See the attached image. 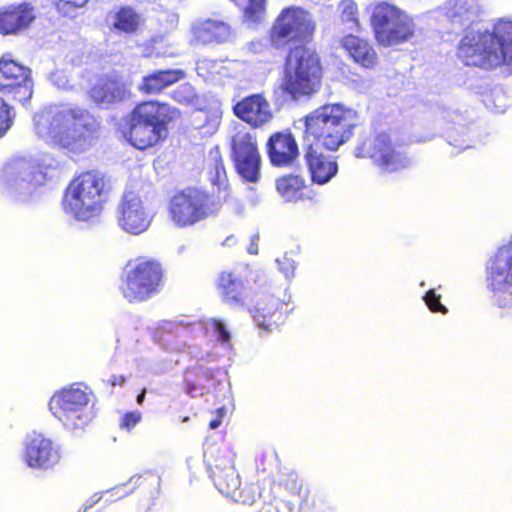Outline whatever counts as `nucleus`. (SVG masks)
<instances>
[{
	"label": "nucleus",
	"instance_id": "58836bf2",
	"mask_svg": "<svg viewBox=\"0 0 512 512\" xmlns=\"http://www.w3.org/2000/svg\"><path fill=\"white\" fill-rule=\"evenodd\" d=\"M137 367L140 372L151 373H161L166 369V367L163 364H159L155 358L144 357L137 360Z\"/></svg>",
	"mask_w": 512,
	"mask_h": 512
},
{
	"label": "nucleus",
	"instance_id": "603ef678",
	"mask_svg": "<svg viewBox=\"0 0 512 512\" xmlns=\"http://www.w3.org/2000/svg\"><path fill=\"white\" fill-rule=\"evenodd\" d=\"M248 252L250 254H257V252H258L257 244L251 243V245L248 247Z\"/></svg>",
	"mask_w": 512,
	"mask_h": 512
},
{
	"label": "nucleus",
	"instance_id": "864d4df0",
	"mask_svg": "<svg viewBox=\"0 0 512 512\" xmlns=\"http://www.w3.org/2000/svg\"><path fill=\"white\" fill-rule=\"evenodd\" d=\"M144 399H145V392H142V393H140V394L137 396V402H138L139 404H142V402L144 401Z\"/></svg>",
	"mask_w": 512,
	"mask_h": 512
},
{
	"label": "nucleus",
	"instance_id": "72a5a7b5",
	"mask_svg": "<svg viewBox=\"0 0 512 512\" xmlns=\"http://www.w3.org/2000/svg\"><path fill=\"white\" fill-rule=\"evenodd\" d=\"M483 103L488 109L496 113H504L509 105L508 97L500 87H495L489 93H486L483 97Z\"/></svg>",
	"mask_w": 512,
	"mask_h": 512
},
{
	"label": "nucleus",
	"instance_id": "2f4dec72",
	"mask_svg": "<svg viewBox=\"0 0 512 512\" xmlns=\"http://www.w3.org/2000/svg\"><path fill=\"white\" fill-rule=\"evenodd\" d=\"M140 23V16L131 8H122L115 15L113 26L115 29L132 33L136 31Z\"/></svg>",
	"mask_w": 512,
	"mask_h": 512
},
{
	"label": "nucleus",
	"instance_id": "c03bdc74",
	"mask_svg": "<svg viewBox=\"0 0 512 512\" xmlns=\"http://www.w3.org/2000/svg\"><path fill=\"white\" fill-rule=\"evenodd\" d=\"M141 414L139 412H130L124 415L122 419V427L131 429L140 421Z\"/></svg>",
	"mask_w": 512,
	"mask_h": 512
},
{
	"label": "nucleus",
	"instance_id": "37998d69",
	"mask_svg": "<svg viewBox=\"0 0 512 512\" xmlns=\"http://www.w3.org/2000/svg\"><path fill=\"white\" fill-rule=\"evenodd\" d=\"M285 487L292 494H300L302 490V481L298 478V475L294 472H291L287 475V478L284 483Z\"/></svg>",
	"mask_w": 512,
	"mask_h": 512
},
{
	"label": "nucleus",
	"instance_id": "20e7f679",
	"mask_svg": "<svg viewBox=\"0 0 512 512\" xmlns=\"http://www.w3.org/2000/svg\"><path fill=\"white\" fill-rule=\"evenodd\" d=\"M208 333H213L222 345L230 346V332L218 319L201 321L184 316L175 320L162 321L156 328L153 338L155 343L164 350L182 352L187 347L192 357L208 362L212 356L210 352L197 351L195 347L188 345V340L200 339Z\"/></svg>",
	"mask_w": 512,
	"mask_h": 512
},
{
	"label": "nucleus",
	"instance_id": "9b49d317",
	"mask_svg": "<svg viewBox=\"0 0 512 512\" xmlns=\"http://www.w3.org/2000/svg\"><path fill=\"white\" fill-rule=\"evenodd\" d=\"M215 210L209 194L197 188L176 193L169 203V217L178 228L191 227L208 218Z\"/></svg>",
	"mask_w": 512,
	"mask_h": 512
},
{
	"label": "nucleus",
	"instance_id": "bb28decb",
	"mask_svg": "<svg viewBox=\"0 0 512 512\" xmlns=\"http://www.w3.org/2000/svg\"><path fill=\"white\" fill-rule=\"evenodd\" d=\"M217 290L226 304L232 307L245 306L248 290L239 274L222 272L218 277Z\"/></svg>",
	"mask_w": 512,
	"mask_h": 512
},
{
	"label": "nucleus",
	"instance_id": "4c0bfd02",
	"mask_svg": "<svg viewBox=\"0 0 512 512\" xmlns=\"http://www.w3.org/2000/svg\"><path fill=\"white\" fill-rule=\"evenodd\" d=\"M423 299L432 312H440L442 314L448 312V309L441 303V296L436 294L434 289L427 291Z\"/></svg>",
	"mask_w": 512,
	"mask_h": 512
},
{
	"label": "nucleus",
	"instance_id": "7c9ffc66",
	"mask_svg": "<svg viewBox=\"0 0 512 512\" xmlns=\"http://www.w3.org/2000/svg\"><path fill=\"white\" fill-rule=\"evenodd\" d=\"M209 165L212 167L209 171L210 181L220 190H225L227 188V175L218 149L210 151Z\"/></svg>",
	"mask_w": 512,
	"mask_h": 512
},
{
	"label": "nucleus",
	"instance_id": "de8ad7c7",
	"mask_svg": "<svg viewBox=\"0 0 512 512\" xmlns=\"http://www.w3.org/2000/svg\"><path fill=\"white\" fill-rule=\"evenodd\" d=\"M110 382L112 386L122 385L125 382V378L121 375H113L110 379Z\"/></svg>",
	"mask_w": 512,
	"mask_h": 512
},
{
	"label": "nucleus",
	"instance_id": "3c124183",
	"mask_svg": "<svg viewBox=\"0 0 512 512\" xmlns=\"http://www.w3.org/2000/svg\"><path fill=\"white\" fill-rule=\"evenodd\" d=\"M220 424H221V420L220 419H214V420H212L210 422L209 427L211 429H216V428H218L220 426Z\"/></svg>",
	"mask_w": 512,
	"mask_h": 512
},
{
	"label": "nucleus",
	"instance_id": "a211bd4d",
	"mask_svg": "<svg viewBox=\"0 0 512 512\" xmlns=\"http://www.w3.org/2000/svg\"><path fill=\"white\" fill-rule=\"evenodd\" d=\"M232 158L237 173L246 181L256 182L260 176L261 158L255 137L239 131L232 139Z\"/></svg>",
	"mask_w": 512,
	"mask_h": 512
},
{
	"label": "nucleus",
	"instance_id": "5701e85b",
	"mask_svg": "<svg viewBox=\"0 0 512 512\" xmlns=\"http://www.w3.org/2000/svg\"><path fill=\"white\" fill-rule=\"evenodd\" d=\"M267 152L273 166L285 167L298 156V145L290 133L273 134L267 143Z\"/></svg>",
	"mask_w": 512,
	"mask_h": 512
},
{
	"label": "nucleus",
	"instance_id": "a18cd8bd",
	"mask_svg": "<svg viewBox=\"0 0 512 512\" xmlns=\"http://www.w3.org/2000/svg\"><path fill=\"white\" fill-rule=\"evenodd\" d=\"M186 381H187V392L192 397H195L198 394V386H200L201 390L204 388V385L200 381L198 382V384L191 383V381L189 379V374L186 377Z\"/></svg>",
	"mask_w": 512,
	"mask_h": 512
},
{
	"label": "nucleus",
	"instance_id": "ea45409f",
	"mask_svg": "<svg viewBox=\"0 0 512 512\" xmlns=\"http://www.w3.org/2000/svg\"><path fill=\"white\" fill-rule=\"evenodd\" d=\"M139 480H140V476L135 475L130 478L128 483L114 487L110 491V493L112 496H116L117 499L123 498V497L129 495L138 486Z\"/></svg>",
	"mask_w": 512,
	"mask_h": 512
},
{
	"label": "nucleus",
	"instance_id": "a19ab883",
	"mask_svg": "<svg viewBox=\"0 0 512 512\" xmlns=\"http://www.w3.org/2000/svg\"><path fill=\"white\" fill-rule=\"evenodd\" d=\"M276 263L278 264L279 271L285 278L292 279L294 277L296 263L292 258L284 255L282 258L276 259Z\"/></svg>",
	"mask_w": 512,
	"mask_h": 512
},
{
	"label": "nucleus",
	"instance_id": "4468645a",
	"mask_svg": "<svg viewBox=\"0 0 512 512\" xmlns=\"http://www.w3.org/2000/svg\"><path fill=\"white\" fill-rule=\"evenodd\" d=\"M357 158H369L382 173H394L412 164L405 152L395 146L387 134H377L355 148Z\"/></svg>",
	"mask_w": 512,
	"mask_h": 512
},
{
	"label": "nucleus",
	"instance_id": "2eb2a0df",
	"mask_svg": "<svg viewBox=\"0 0 512 512\" xmlns=\"http://www.w3.org/2000/svg\"><path fill=\"white\" fill-rule=\"evenodd\" d=\"M315 31V22L310 12L299 6H288L281 10L271 29V41L277 47L289 42L308 40Z\"/></svg>",
	"mask_w": 512,
	"mask_h": 512
},
{
	"label": "nucleus",
	"instance_id": "aec40b11",
	"mask_svg": "<svg viewBox=\"0 0 512 512\" xmlns=\"http://www.w3.org/2000/svg\"><path fill=\"white\" fill-rule=\"evenodd\" d=\"M130 96V84L115 73L99 78L90 90L91 99L103 107L126 101Z\"/></svg>",
	"mask_w": 512,
	"mask_h": 512
},
{
	"label": "nucleus",
	"instance_id": "f8f14e48",
	"mask_svg": "<svg viewBox=\"0 0 512 512\" xmlns=\"http://www.w3.org/2000/svg\"><path fill=\"white\" fill-rule=\"evenodd\" d=\"M162 277V268L155 261L128 265L120 286L121 293L130 303L145 301L159 292Z\"/></svg>",
	"mask_w": 512,
	"mask_h": 512
},
{
	"label": "nucleus",
	"instance_id": "b1692460",
	"mask_svg": "<svg viewBox=\"0 0 512 512\" xmlns=\"http://www.w3.org/2000/svg\"><path fill=\"white\" fill-rule=\"evenodd\" d=\"M35 11L28 3L0 9V33L14 34L27 28L35 20Z\"/></svg>",
	"mask_w": 512,
	"mask_h": 512
},
{
	"label": "nucleus",
	"instance_id": "a878e982",
	"mask_svg": "<svg viewBox=\"0 0 512 512\" xmlns=\"http://www.w3.org/2000/svg\"><path fill=\"white\" fill-rule=\"evenodd\" d=\"M282 303L278 298L270 294L258 295L250 313L256 324L264 330L278 325L283 321V313L280 310Z\"/></svg>",
	"mask_w": 512,
	"mask_h": 512
},
{
	"label": "nucleus",
	"instance_id": "f257e3e1",
	"mask_svg": "<svg viewBox=\"0 0 512 512\" xmlns=\"http://www.w3.org/2000/svg\"><path fill=\"white\" fill-rule=\"evenodd\" d=\"M440 11L453 28L465 29L457 47V57L465 65L504 66L512 73V20L500 19L492 30L472 28L484 13L481 0H446Z\"/></svg>",
	"mask_w": 512,
	"mask_h": 512
},
{
	"label": "nucleus",
	"instance_id": "7ed1b4c3",
	"mask_svg": "<svg viewBox=\"0 0 512 512\" xmlns=\"http://www.w3.org/2000/svg\"><path fill=\"white\" fill-rule=\"evenodd\" d=\"M39 137L73 154L88 151L97 141L99 124L80 107H49L34 116Z\"/></svg>",
	"mask_w": 512,
	"mask_h": 512
},
{
	"label": "nucleus",
	"instance_id": "c9c22d12",
	"mask_svg": "<svg viewBox=\"0 0 512 512\" xmlns=\"http://www.w3.org/2000/svg\"><path fill=\"white\" fill-rule=\"evenodd\" d=\"M195 97H196L195 90H194L193 86L188 83L178 86L172 92V98L176 102H178L182 105L192 104Z\"/></svg>",
	"mask_w": 512,
	"mask_h": 512
},
{
	"label": "nucleus",
	"instance_id": "09e8293b",
	"mask_svg": "<svg viewBox=\"0 0 512 512\" xmlns=\"http://www.w3.org/2000/svg\"><path fill=\"white\" fill-rule=\"evenodd\" d=\"M449 138L451 139L450 144L454 145L455 147H459L460 149H466V148L470 147L469 144H464V142L463 143H458V140L457 139H453V136L451 134H449Z\"/></svg>",
	"mask_w": 512,
	"mask_h": 512
},
{
	"label": "nucleus",
	"instance_id": "412c9836",
	"mask_svg": "<svg viewBox=\"0 0 512 512\" xmlns=\"http://www.w3.org/2000/svg\"><path fill=\"white\" fill-rule=\"evenodd\" d=\"M206 463L210 471V477L219 492L234 498L240 488L241 482L229 452H221L214 463H211L210 460L206 458Z\"/></svg>",
	"mask_w": 512,
	"mask_h": 512
},
{
	"label": "nucleus",
	"instance_id": "5fc2aeb1",
	"mask_svg": "<svg viewBox=\"0 0 512 512\" xmlns=\"http://www.w3.org/2000/svg\"><path fill=\"white\" fill-rule=\"evenodd\" d=\"M57 85H58L59 87H61V88H65V83H58V82H57Z\"/></svg>",
	"mask_w": 512,
	"mask_h": 512
},
{
	"label": "nucleus",
	"instance_id": "473e14b6",
	"mask_svg": "<svg viewBox=\"0 0 512 512\" xmlns=\"http://www.w3.org/2000/svg\"><path fill=\"white\" fill-rule=\"evenodd\" d=\"M243 8L244 18L250 22H258L265 13L266 0H231Z\"/></svg>",
	"mask_w": 512,
	"mask_h": 512
},
{
	"label": "nucleus",
	"instance_id": "49530a36",
	"mask_svg": "<svg viewBox=\"0 0 512 512\" xmlns=\"http://www.w3.org/2000/svg\"><path fill=\"white\" fill-rule=\"evenodd\" d=\"M102 499V493L94 494L85 504L83 512H87L88 509L93 507Z\"/></svg>",
	"mask_w": 512,
	"mask_h": 512
},
{
	"label": "nucleus",
	"instance_id": "0eeeda50",
	"mask_svg": "<svg viewBox=\"0 0 512 512\" xmlns=\"http://www.w3.org/2000/svg\"><path fill=\"white\" fill-rule=\"evenodd\" d=\"M370 9V22L379 45L395 47L415 37V18L407 11L387 1L375 2Z\"/></svg>",
	"mask_w": 512,
	"mask_h": 512
},
{
	"label": "nucleus",
	"instance_id": "e433bc0d",
	"mask_svg": "<svg viewBox=\"0 0 512 512\" xmlns=\"http://www.w3.org/2000/svg\"><path fill=\"white\" fill-rule=\"evenodd\" d=\"M12 108L0 99V137L4 136L13 124Z\"/></svg>",
	"mask_w": 512,
	"mask_h": 512
},
{
	"label": "nucleus",
	"instance_id": "39448f33",
	"mask_svg": "<svg viewBox=\"0 0 512 512\" xmlns=\"http://www.w3.org/2000/svg\"><path fill=\"white\" fill-rule=\"evenodd\" d=\"M176 115L168 104L147 101L137 105L130 113L122 134L139 150L152 147L167 134V123Z\"/></svg>",
	"mask_w": 512,
	"mask_h": 512
},
{
	"label": "nucleus",
	"instance_id": "8fccbe9b",
	"mask_svg": "<svg viewBox=\"0 0 512 512\" xmlns=\"http://www.w3.org/2000/svg\"><path fill=\"white\" fill-rule=\"evenodd\" d=\"M200 369L202 370L203 379L205 381H209L212 378V372L209 369H204V370L202 368H200Z\"/></svg>",
	"mask_w": 512,
	"mask_h": 512
},
{
	"label": "nucleus",
	"instance_id": "4be33fe9",
	"mask_svg": "<svg viewBox=\"0 0 512 512\" xmlns=\"http://www.w3.org/2000/svg\"><path fill=\"white\" fill-rule=\"evenodd\" d=\"M233 112L252 127H261L272 119L270 104L260 94L245 97L234 105Z\"/></svg>",
	"mask_w": 512,
	"mask_h": 512
},
{
	"label": "nucleus",
	"instance_id": "9d476101",
	"mask_svg": "<svg viewBox=\"0 0 512 512\" xmlns=\"http://www.w3.org/2000/svg\"><path fill=\"white\" fill-rule=\"evenodd\" d=\"M45 181L46 175L42 170L25 158H15L7 162L0 176L3 192L19 201L28 200Z\"/></svg>",
	"mask_w": 512,
	"mask_h": 512
},
{
	"label": "nucleus",
	"instance_id": "f704fd0d",
	"mask_svg": "<svg viewBox=\"0 0 512 512\" xmlns=\"http://www.w3.org/2000/svg\"><path fill=\"white\" fill-rule=\"evenodd\" d=\"M341 19L350 30L358 27L357 6L353 0H343L340 3Z\"/></svg>",
	"mask_w": 512,
	"mask_h": 512
},
{
	"label": "nucleus",
	"instance_id": "6ab92c4d",
	"mask_svg": "<svg viewBox=\"0 0 512 512\" xmlns=\"http://www.w3.org/2000/svg\"><path fill=\"white\" fill-rule=\"evenodd\" d=\"M23 458L31 468L49 469L60 461L61 456L50 439L33 434L26 438Z\"/></svg>",
	"mask_w": 512,
	"mask_h": 512
},
{
	"label": "nucleus",
	"instance_id": "6e6552de",
	"mask_svg": "<svg viewBox=\"0 0 512 512\" xmlns=\"http://www.w3.org/2000/svg\"><path fill=\"white\" fill-rule=\"evenodd\" d=\"M322 70L317 54L308 48L298 46L292 49L286 59L281 79V89L293 99L315 93L321 82Z\"/></svg>",
	"mask_w": 512,
	"mask_h": 512
},
{
	"label": "nucleus",
	"instance_id": "79ce46f5",
	"mask_svg": "<svg viewBox=\"0 0 512 512\" xmlns=\"http://www.w3.org/2000/svg\"><path fill=\"white\" fill-rule=\"evenodd\" d=\"M88 0H59L58 10L64 15L72 16L73 10L83 7Z\"/></svg>",
	"mask_w": 512,
	"mask_h": 512
},
{
	"label": "nucleus",
	"instance_id": "423d86ee",
	"mask_svg": "<svg viewBox=\"0 0 512 512\" xmlns=\"http://www.w3.org/2000/svg\"><path fill=\"white\" fill-rule=\"evenodd\" d=\"M107 200L105 181L97 172L76 177L66 189L63 208L77 221L88 222L100 216Z\"/></svg>",
	"mask_w": 512,
	"mask_h": 512
},
{
	"label": "nucleus",
	"instance_id": "f3484780",
	"mask_svg": "<svg viewBox=\"0 0 512 512\" xmlns=\"http://www.w3.org/2000/svg\"><path fill=\"white\" fill-rule=\"evenodd\" d=\"M0 90L22 104L33 94L31 70L5 56L0 59Z\"/></svg>",
	"mask_w": 512,
	"mask_h": 512
},
{
	"label": "nucleus",
	"instance_id": "393cba45",
	"mask_svg": "<svg viewBox=\"0 0 512 512\" xmlns=\"http://www.w3.org/2000/svg\"><path fill=\"white\" fill-rule=\"evenodd\" d=\"M191 42L195 44L223 43L231 38L230 26L215 19L199 20L192 24Z\"/></svg>",
	"mask_w": 512,
	"mask_h": 512
},
{
	"label": "nucleus",
	"instance_id": "ddd939ff",
	"mask_svg": "<svg viewBox=\"0 0 512 512\" xmlns=\"http://www.w3.org/2000/svg\"><path fill=\"white\" fill-rule=\"evenodd\" d=\"M487 271L493 303L504 315H512V240L499 248Z\"/></svg>",
	"mask_w": 512,
	"mask_h": 512
},
{
	"label": "nucleus",
	"instance_id": "f03ea898",
	"mask_svg": "<svg viewBox=\"0 0 512 512\" xmlns=\"http://www.w3.org/2000/svg\"><path fill=\"white\" fill-rule=\"evenodd\" d=\"M358 113L339 103L325 104L305 117L304 160L313 183L324 185L338 172V164L322 148L336 151L354 135Z\"/></svg>",
	"mask_w": 512,
	"mask_h": 512
},
{
	"label": "nucleus",
	"instance_id": "c85d7f7f",
	"mask_svg": "<svg viewBox=\"0 0 512 512\" xmlns=\"http://www.w3.org/2000/svg\"><path fill=\"white\" fill-rule=\"evenodd\" d=\"M184 77L185 72L181 69L159 70L143 78L140 90L146 94H156Z\"/></svg>",
	"mask_w": 512,
	"mask_h": 512
},
{
	"label": "nucleus",
	"instance_id": "cd10ccee",
	"mask_svg": "<svg viewBox=\"0 0 512 512\" xmlns=\"http://www.w3.org/2000/svg\"><path fill=\"white\" fill-rule=\"evenodd\" d=\"M341 43L354 61L361 66L370 68L376 64L377 54L367 41L354 35H347L341 40Z\"/></svg>",
	"mask_w": 512,
	"mask_h": 512
},
{
	"label": "nucleus",
	"instance_id": "dca6fc26",
	"mask_svg": "<svg viewBox=\"0 0 512 512\" xmlns=\"http://www.w3.org/2000/svg\"><path fill=\"white\" fill-rule=\"evenodd\" d=\"M154 212L134 190L126 189L116 208L118 227L127 234L138 236L145 233L154 219Z\"/></svg>",
	"mask_w": 512,
	"mask_h": 512
},
{
	"label": "nucleus",
	"instance_id": "c756f323",
	"mask_svg": "<svg viewBox=\"0 0 512 512\" xmlns=\"http://www.w3.org/2000/svg\"><path fill=\"white\" fill-rule=\"evenodd\" d=\"M304 187V180L299 176L288 175L279 178L276 182L278 193L285 201H295L299 197V191Z\"/></svg>",
	"mask_w": 512,
	"mask_h": 512
},
{
	"label": "nucleus",
	"instance_id": "1a4fd4ad",
	"mask_svg": "<svg viewBox=\"0 0 512 512\" xmlns=\"http://www.w3.org/2000/svg\"><path fill=\"white\" fill-rule=\"evenodd\" d=\"M89 401L88 393L74 384L55 393L49 408L67 430L81 431L93 418Z\"/></svg>",
	"mask_w": 512,
	"mask_h": 512
}]
</instances>
